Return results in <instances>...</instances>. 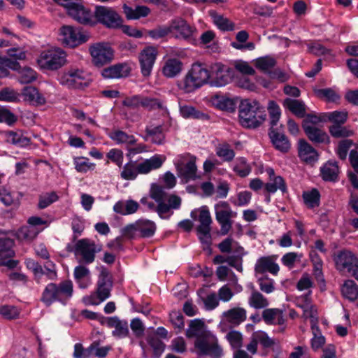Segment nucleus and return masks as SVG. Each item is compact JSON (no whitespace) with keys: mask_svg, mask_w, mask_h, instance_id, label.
<instances>
[{"mask_svg":"<svg viewBox=\"0 0 358 358\" xmlns=\"http://www.w3.org/2000/svg\"><path fill=\"white\" fill-rule=\"evenodd\" d=\"M109 328H113L112 335L117 338H123L129 334L128 322L126 320H120L117 317H108L106 321Z\"/></svg>","mask_w":358,"mask_h":358,"instance_id":"obj_28","label":"nucleus"},{"mask_svg":"<svg viewBox=\"0 0 358 358\" xmlns=\"http://www.w3.org/2000/svg\"><path fill=\"white\" fill-rule=\"evenodd\" d=\"M302 127L308 139L313 143H329V137L323 129L307 123L303 124Z\"/></svg>","mask_w":358,"mask_h":358,"instance_id":"obj_25","label":"nucleus"},{"mask_svg":"<svg viewBox=\"0 0 358 358\" xmlns=\"http://www.w3.org/2000/svg\"><path fill=\"white\" fill-rule=\"evenodd\" d=\"M266 172L268 175L270 180V182L266 183L264 185V188L267 192L273 194L278 189H280L283 194L287 192V185L282 177L280 176H276L272 168H267Z\"/></svg>","mask_w":358,"mask_h":358,"instance_id":"obj_27","label":"nucleus"},{"mask_svg":"<svg viewBox=\"0 0 358 358\" xmlns=\"http://www.w3.org/2000/svg\"><path fill=\"white\" fill-rule=\"evenodd\" d=\"M329 131L331 136L336 138H348L354 134L352 130L343 124H332L329 127Z\"/></svg>","mask_w":358,"mask_h":358,"instance_id":"obj_56","label":"nucleus"},{"mask_svg":"<svg viewBox=\"0 0 358 358\" xmlns=\"http://www.w3.org/2000/svg\"><path fill=\"white\" fill-rule=\"evenodd\" d=\"M262 318L268 324H282L285 322L282 310L278 308H267L262 312Z\"/></svg>","mask_w":358,"mask_h":358,"instance_id":"obj_38","label":"nucleus"},{"mask_svg":"<svg viewBox=\"0 0 358 358\" xmlns=\"http://www.w3.org/2000/svg\"><path fill=\"white\" fill-rule=\"evenodd\" d=\"M268 110L270 119V128H275L280 117V108L274 101H270L268 102Z\"/></svg>","mask_w":358,"mask_h":358,"instance_id":"obj_59","label":"nucleus"},{"mask_svg":"<svg viewBox=\"0 0 358 358\" xmlns=\"http://www.w3.org/2000/svg\"><path fill=\"white\" fill-rule=\"evenodd\" d=\"M210 73L212 83L217 87L226 85L234 76V70L231 68L221 63L211 65Z\"/></svg>","mask_w":358,"mask_h":358,"instance_id":"obj_14","label":"nucleus"},{"mask_svg":"<svg viewBox=\"0 0 358 358\" xmlns=\"http://www.w3.org/2000/svg\"><path fill=\"white\" fill-rule=\"evenodd\" d=\"M324 117L325 119L332 122L333 124H343L346 122L348 118V113L345 110H335L324 113Z\"/></svg>","mask_w":358,"mask_h":358,"instance_id":"obj_58","label":"nucleus"},{"mask_svg":"<svg viewBox=\"0 0 358 358\" xmlns=\"http://www.w3.org/2000/svg\"><path fill=\"white\" fill-rule=\"evenodd\" d=\"M138 208L139 204L137 201L129 199L116 202L113 206V210L116 213L127 215L135 213L138 210Z\"/></svg>","mask_w":358,"mask_h":358,"instance_id":"obj_33","label":"nucleus"},{"mask_svg":"<svg viewBox=\"0 0 358 358\" xmlns=\"http://www.w3.org/2000/svg\"><path fill=\"white\" fill-rule=\"evenodd\" d=\"M336 267L340 271H354L358 261L357 257L350 251L343 250L334 258Z\"/></svg>","mask_w":358,"mask_h":358,"instance_id":"obj_21","label":"nucleus"},{"mask_svg":"<svg viewBox=\"0 0 358 358\" xmlns=\"http://www.w3.org/2000/svg\"><path fill=\"white\" fill-rule=\"evenodd\" d=\"M60 40L70 48H75L88 40V36L71 26H63L60 29Z\"/></svg>","mask_w":358,"mask_h":358,"instance_id":"obj_15","label":"nucleus"},{"mask_svg":"<svg viewBox=\"0 0 358 358\" xmlns=\"http://www.w3.org/2000/svg\"><path fill=\"white\" fill-rule=\"evenodd\" d=\"M22 94L24 100L35 106H41L45 103V96L38 91V90L32 86L25 87L23 89Z\"/></svg>","mask_w":358,"mask_h":358,"instance_id":"obj_32","label":"nucleus"},{"mask_svg":"<svg viewBox=\"0 0 358 358\" xmlns=\"http://www.w3.org/2000/svg\"><path fill=\"white\" fill-rule=\"evenodd\" d=\"M303 199L305 204L309 208H313L320 206V194L317 189H313L310 191L303 193Z\"/></svg>","mask_w":358,"mask_h":358,"instance_id":"obj_55","label":"nucleus"},{"mask_svg":"<svg viewBox=\"0 0 358 358\" xmlns=\"http://www.w3.org/2000/svg\"><path fill=\"white\" fill-rule=\"evenodd\" d=\"M189 70L202 86L206 84L210 78V70L203 64L194 63Z\"/></svg>","mask_w":358,"mask_h":358,"instance_id":"obj_42","label":"nucleus"},{"mask_svg":"<svg viewBox=\"0 0 358 358\" xmlns=\"http://www.w3.org/2000/svg\"><path fill=\"white\" fill-rule=\"evenodd\" d=\"M109 138L117 144H126L127 145H134L136 143L137 139L134 135H129L125 131L121 130H113L108 134Z\"/></svg>","mask_w":358,"mask_h":358,"instance_id":"obj_40","label":"nucleus"},{"mask_svg":"<svg viewBox=\"0 0 358 358\" xmlns=\"http://www.w3.org/2000/svg\"><path fill=\"white\" fill-rule=\"evenodd\" d=\"M298 152L300 158L307 163H313L317 160V152L304 139L299 141Z\"/></svg>","mask_w":358,"mask_h":358,"instance_id":"obj_29","label":"nucleus"},{"mask_svg":"<svg viewBox=\"0 0 358 358\" xmlns=\"http://www.w3.org/2000/svg\"><path fill=\"white\" fill-rule=\"evenodd\" d=\"M264 108L256 100L245 99L239 105L238 117L241 125L246 128H257L266 120Z\"/></svg>","mask_w":358,"mask_h":358,"instance_id":"obj_3","label":"nucleus"},{"mask_svg":"<svg viewBox=\"0 0 358 358\" xmlns=\"http://www.w3.org/2000/svg\"><path fill=\"white\" fill-rule=\"evenodd\" d=\"M280 271L279 265L275 262L274 256H264L259 258L255 265V275H266L268 272L273 275H277Z\"/></svg>","mask_w":358,"mask_h":358,"instance_id":"obj_20","label":"nucleus"},{"mask_svg":"<svg viewBox=\"0 0 358 358\" xmlns=\"http://www.w3.org/2000/svg\"><path fill=\"white\" fill-rule=\"evenodd\" d=\"M182 68V63L178 59H169L163 67V73L167 78H173L178 75Z\"/></svg>","mask_w":358,"mask_h":358,"instance_id":"obj_45","label":"nucleus"},{"mask_svg":"<svg viewBox=\"0 0 358 358\" xmlns=\"http://www.w3.org/2000/svg\"><path fill=\"white\" fill-rule=\"evenodd\" d=\"M75 169L79 173H86L95 168V164L91 163L90 159L84 157H73Z\"/></svg>","mask_w":358,"mask_h":358,"instance_id":"obj_57","label":"nucleus"},{"mask_svg":"<svg viewBox=\"0 0 358 358\" xmlns=\"http://www.w3.org/2000/svg\"><path fill=\"white\" fill-rule=\"evenodd\" d=\"M124 13L129 20H137L148 16L150 9L146 6H137L135 8L124 4L123 6Z\"/></svg>","mask_w":358,"mask_h":358,"instance_id":"obj_41","label":"nucleus"},{"mask_svg":"<svg viewBox=\"0 0 358 358\" xmlns=\"http://www.w3.org/2000/svg\"><path fill=\"white\" fill-rule=\"evenodd\" d=\"M24 263L27 268L33 273L34 279L38 284L41 283L43 275H45L51 281L58 278L57 269L43 268L40 263L31 258L26 259Z\"/></svg>","mask_w":358,"mask_h":358,"instance_id":"obj_17","label":"nucleus"},{"mask_svg":"<svg viewBox=\"0 0 358 358\" xmlns=\"http://www.w3.org/2000/svg\"><path fill=\"white\" fill-rule=\"evenodd\" d=\"M209 15L212 18L213 23L221 31H229L234 29V23L224 17V15L219 14L217 11L210 10Z\"/></svg>","mask_w":358,"mask_h":358,"instance_id":"obj_36","label":"nucleus"},{"mask_svg":"<svg viewBox=\"0 0 358 358\" xmlns=\"http://www.w3.org/2000/svg\"><path fill=\"white\" fill-rule=\"evenodd\" d=\"M215 217L221 227V234L226 235L232 227L231 217L235 216L227 201H220L215 206Z\"/></svg>","mask_w":358,"mask_h":358,"instance_id":"obj_13","label":"nucleus"},{"mask_svg":"<svg viewBox=\"0 0 358 358\" xmlns=\"http://www.w3.org/2000/svg\"><path fill=\"white\" fill-rule=\"evenodd\" d=\"M223 317L228 323L237 326L246 320V310L243 308H234L224 312Z\"/></svg>","mask_w":358,"mask_h":358,"instance_id":"obj_30","label":"nucleus"},{"mask_svg":"<svg viewBox=\"0 0 358 358\" xmlns=\"http://www.w3.org/2000/svg\"><path fill=\"white\" fill-rule=\"evenodd\" d=\"M94 22L95 20L108 28H117L122 25V18L112 8L97 6L95 8Z\"/></svg>","mask_w":358,"mask_h":358,"instance_id":"obj_12","label":"nucleus"},{"mask_svg":"<svg viewBox=\"0 0 358 358\" xmlns=\"http://www.w3.org/2000/svg\"><path fill=\"white\" fill-rule=\"evenodd\" d=\"M343 296L350 301H355L358 298V286L352 280H347L341 287Z\"/></svg>","mask_w":358,"mask_h":358,"instance_id":"obj_46","label":"nucleus"},{"mask_svg":"<svg viewBox=\"0 0 358 358\" xmlns=\"http://www.w3.org/2000/svg\"><path fill=\"white\" fill-rule=\"evenodd\" d=\"M150 196L157 203V206L147 198H142L141 203L150 210H155L162 219H169L173 214L172 210L179 209L181 206L180 197L167 194L164 187L159 185L152 186Z\"/></svg>","mask_w":358,"mask_h":358,"instance_id":"obj_1","label":"nucleus"},{"mask_svg":"<svg viewBox=\"0 0 358 358\" xmlns=\"http://www.w3.org/2000/svg\"><path fill=\"white\" fill-rule=\"evenodd\" d=\"M138 234L141 238H150L154 236L157 230L156 224L151 220L140 219L136 221Z\"/></svg>","mask_w":358,"mask_h":358,"instance_id":"obj_37","label":"nucleus"},{"mask_svg":"<svg viewBox=\"0 0 358 358\" xmlns=\"http://www.w3.org/2000/svg\"><path fill=\"white\" fill-rule=\"evenodd\" d=\"M94 346L90 345L87 348L85 349L81 343H76L73 354V358H90L93 354Z\"/></svg>","mask_w":358,"mask_h":358,"instance_id":"obj_64","label":"nucleus"},{"mask_svg":"<svg viewBox=\"0 0 358 358\" xmlns=\"http://www.w3.org/2000/svg\"><path fill=\"white\" fill-rule=\"evenodd\" d=\"M73 294V284L71 280H64L59 283L49 282L44 288L41 301L47 307L55 302L66 305Z\"/></svg>","mask_w":358,"mask_h":358,"instance_id":"obj_2","label":"nucleus"},{"mask_svg":"<svg viewBox=\"0 0 358 358\" xmlns=\"http://www.w3.org/2000/svg\"><path fill=\"white\" fill-rule=\"evenodd\" d=\"M157 55V50L154 47L144 48L139 55L141 71L144 77H148L152 72Z\"/></svg>","mask_w":358,"mask_h":358,"instance_id":"obj_19","label":"nucleus"},{"mask_svg":"<svg viewBox=\"0 0 358 358\" xmlns=\"http://www.w3.org/2000/svg\"><path fill=\"white\" fill-rule=\"evenodd\" d=\"M89 52L92 57V63L96 67H103L114 59V50L110 44L106 42L91 44Z\"/></svg>","mask_w":358,"mask_h":358,"instance_id":"obj_9","label":"nucleus"},{"mask_svg":"<svg viewBox=\"0 0 358 358\" xmlns=\"http://www.w3.org/2000/svg\"><path fill=\"white\" fill-rule=\"evenodd\" d=\"M204 322L199 319L191 320L188 329L186 330L185 335L187 338H192L195 337L198 338L203 334Z\"/></svg>","mask_w":358,"mask_h":358,"instance_id":"obj_51","label":"nucleus"},{"mask_svg":"<svg viewBox=\"0 0 358 358\" xmlns=\"http://www.w3.org/2000/svg\"><path fill=\"white\" fill-rule=\"evenodd\" d=\"M141 107L149 111L157 110L164 113H168V108L164 101L155 96L143 95Z\"/></svg>","mask_w":358,"mask_h":358,"instance_id":"obj_31","label":"nucleus"},{"mask_svg":"<svg viewBox=\"0 0 358 358\" xmlns=\"http://www.w3.org/2000/svg\"><path fill=\"white\" fill-rule=\"evenodd\" d=\"M280 127H282L280 126ZM281 128H270L268 130V136L273 146L278 151L286 153L291 147V143Z\"/></svg>","mask_w":358,"mask_h":358,"instance_id":"obj_22","label":"nucleus"},{"mask_svg":"<svg viewBox=\"0 0 358 358\" xmlns=\"http://www.w3.org/2000/svg\"><path fill=\"white\" fill-rule=\"evenodd\" d=\"M13 245L14 241L13 239L9 238H0V261L14 256Z\"/></svg>","mask_w":358,"mask_h":358,"instance_id":"obj_50","label":"nucleus"},{"mask_svg":"<svg viewBox=\"0 0 358 358\" xmlns=\"http://www.w3.org/2000/svg\"><path fill=\"white\" fill-rule=\"evenodd\" d=\"M36 79V71L29 67H24L18 71V80L22 84L31 83Z\"/></svg>","mask_w":358,"mask_h":358,"instance_id":"obj_61","label":"nucleus"},{"mask_svg":"<svg viewBox=\"0 0 358 358\" xmlns=\"http://www.w3.org/2000/svg\"><path fill=\"white\" fill-rule=\"evenodd\" d=\"M38 231L33 226L22 227L17 231V236L20 238L26 241H32L38 235Z\"/></svg>","mask_w":358,"mask_h":358,"instance_id":"obj_63","label":"nucleus"},{"mask_svg":"<svg viewBox=\"0 0 358 358\" xmlns=\"http://www.w3.org/2000/svg\"><path fill=\"white\" fill-rule=\"evenodd\" d=\"M248 304L255 309H262L267 307L269 302L261 292L253 289L248 298Z\"/></svg>","mask_w":358,"mask_h":358,"instance_id":"obj_47","label":"nucleus"},{"mask_svg":"<svg viewBox=\"0 0 358 358\" xmlns=\"http://www.w3.org/2000/svg\"><path fill=\"white\" fill-rule=\"evenodd\" d=\"M66 62V54L61 48H50L42 51L37 59L41 69L55 71L62 67Z\"/></svg>","mask_w":358,"mask_h":358,"instance_id":"obj_8","label":"nucleus"},{"mask_svg":"<svg viewBox=\"0 0 358 358\" xmlns=\"http://www.w3.org/2000/svg\"><path fill=\"white\" fill-rule=\"evenodd\" d=\"M215 152L217 157L227 162H231L235 157L234 150L227 143L218 144L215 148Z\"/></svg>","mask_w":358,"mask_h":358,"instance_id":"obj_52","label":"nucleus"},{"mask_svg":"<svg viewBox=\"0 0 358 358\" xmlns=\"http://www.w3.org/2000/svg\"><path fill=\"white\" fill-rule=\"evenodd\" d=\"M233 171L240 177L248 176L251 171V166L248 163L247 159L243 157L236 158Z\"/></svg>","mask_w":358,"mask_h":358,"instance_id":"obj_53","label":"nucleus"},{"mask_svg":"<svg viewBox=\"0 0 358 358\" xmlns=\"http://www.w3.org/2000/svg\"><path fill=\"white\" fill-rule=\"evenodd\" d=\"M164 160L165 157L159 155H155L139 163L130 160L123 166L120 176L124 180H133L138 174H148L151 171L160 168Z\"/></svg>","mask_w":358,"mask_h":358,"instance_id":"obj_4","label":"nucleus"},{"mask_svg":"<svg viewBox=\"0 0 358 358\" xmlns=\"http://www.w3.org/2000/svg\"><path fill=\"white\" fill-rule=\"evenodd\" d=\"M130 72L131 68L128 64L119 63L103 69L101 75L105 78L114 79L127 77Z\"/></svg>","mask_w":358,"mask_h":358,"instance_id":"obj_26","label":"nucleus"},{"mask_svg":"<svg viewBox=\"0 0 358 358\" xmlns=\"http://www.w3.org/2000/svg\"><path fill=\"white\" fill-rule=\"evenodd\" d=\"M194 348L197 355L208 356L210 358H222L223 350L220 345L217 336L209 330L194 341Z\"/></svg>","mask_w":358,"mask_h":358,"instance_id":"obj_6","label":"nucleus"},{"mask_svg":"<svg viewBox=\"0 0 358 358\" xmlns=\"http://www.w3.org/2000/svg\"><path fill=\"white\" fill-rule=\"evenodd\" d=\"M198 220L200 223L196 228L199 238L202 243L209 245L211 243L210 224L212 218L207 208H203L201 209Z\"/></svg>","mask_w":358,"mask_h":358,"instance_id":"obj_16","label":"nucleus"},{"mask_svg":"<svg viewBox=\"0 0 358 358\" xmlns=\"http://www.w3.org/2000/svg\"><path fill=\"white\" fill-rule=\"evenodd\" d=\"M180 114L185 119H195L208 120L210 117L207 113H203L189 105H180Z\"/></svg>","mask_w":358,"mask_h":358,"instance_id":"obj_35","label":"nucleus"},{"mask_svg":"<svg viewBox=\"0 0 358 358\" xmlns=\"http://www.w3.org/2000/svg\"><path fill=\"white\" fill-rule=\"evenodd\" d=\"M321 176L325 181H336L338 176V166L336 162H327L321 168Z\"/></svg>","mask_w":358,"mask_h":358,"instance_id":"obj_44","label":"nucleus"},{"mask_svg":"<svg viewBox=\"0 0 358 358\" xmlns=\"http://www.w3.org/2000/svg\"><path fill=\"white\" fill-rule=\"evenodd\" d=\"M0 201L6 206H18L20 199L15 197L14 194L4 187L0 188Z\"/></svg>","mask_w":358,"mask_h":358,"instance_id":"obj_62","label":"nucleus"},{"mask_svg":"<svg viewBox=\"0 0 358 358\" xmlns=\"http://www.w3.org/2000/svg\"><path fill=\"white\" fill-rule=\"evenodd\" d=\"M20 310L15 306L3 305L0 306V315L6 320H15L19 317Z\"/></svg>","mask_w":358,"mask_h":358,"instance_id":"obj_60","label":"nucleus"},{"mask_svg":"<svg viewBox=\"0 0 358 358\" xmlns=\"http://www.w3.org/2000/svg\"><path fill=\"white\" fill-rule=\"evenodd\" d=\"M68 14L82 24L92 25L94 24L93 13L89 8H85L82 4L81 1L76 3Z\"/></svg>","mask_w":358,"mask_h":358,"instance_id":"obj_23","label":"nucleus"},{"mask_svg":"<svg viewBox=\"0 0 358 358\" xmlns=\"http://www.w3.org/2000/svg\"><path fill=\"white\" fill-rule=\"evenodd\" d=\"M69 252H73L78 262L83 264H92L96 257V254L102 250L101 245L89 238H82L76 243L73 248L67 246Z\"/></svg>","mask_w":358,"mask_h":358,"instance_id":"obj_7","label":"nucleus"},{"mask_svg":"<svg viewBox=\"0 0 358 358\" xmlns=\"http://www.w3.org/2000/svg\"><path fill=\"white\" fill-rule=\"evenodd\" d=\"M314 92L318 98L327 102L336 103L341 99L340 94L333 88L316 89Z\"/></svg>","mask_w":358,"mask_h":358,"instance_id":"obj_48","label":"nucleus"},{"mask_svg":"<svg viewBox=\"0 0 358 358\" xmlns=\"http://www.w3.org/2000/svg\"><path fill=\"white\" fill-rule=\"evenodd\" d=\"M178 176L185 182L197 178L196 157L186 153L179 155L175 162Z\"/></svg>","mask_w":358,"mask_h":358,"instance_id":"obj_10","label":"nucleus"},{"mask_svg":"<svg viewBox=\"0 0 358 358\" xmlns=\"http://www.w3.org/2000/svg\"><path fill=\"white\" fill-rule=\"evenodd\" d=\"M170 34H175L176 38L188 39L193 35L194 27L182 17H178L169 23Z\"/></svg>","mask_w":358,"mask_h":358,"instance_id":"obj_18","label":"nucleus"},{"mask_svg":"<svg viewBox=\"0 0 358 358\" xmlns=\"http://www.w3.org/2000/svg\"><path fill=\"white\" fill-rule=\"evenodd\" d=\"M283 106L299 117H304L306 107L303 101L298 99L286 98L283 101Z\"/></svg>","mask_w":358,"mask_h":358,"instance_id":"obj_34","label":"nucleus"},{"mask_svg":"<svg viewBox=\"0 0 358 358\" xmlns=\"http://www.w3.org/2000/svg\"><path fill=\"white\" fill-rule=\"evenodd\" d=\"M146 341L152 348L153 353L152 358H160L165 350L166 345L156 335L148 334Z\"/></svg>","mask_w":358,"mask_h":358,"instance_id":"obj_43","label":"nucleus"},{"mask_svg":"<svg viewBox=\"0 0 358 358\" xmlns=\"http://www.w3.org/2000/svg\"><path fill=\"white\" fill-rule=\"evenodd\" d=\"M8 69L19 71L21 67L17 60L0 57V77H6L9 74Z\"/></svg>","mask_w":358,"mask_h":358,"instance_id":"obj_49","label":"nucleus"},{"mask_svg":"<svg viewBox=\"0 0 358 358\" xmlns=\"http://www.w3.org/2000/svg\"><path fill=\"white\" fill-rule=\"evenodd\" d=\"M257 282L260 290L266 294H271L275 289V280L268 277V275H257Z\"/></svg>","mask_w":358,"mask_h":358,"instance_id":"obj_54","label":"nucleus"},{"mask_svg":"<svg viewBox=\"0 0 358 358\" xmlns=\"http://www.w3.org/2000/svg\"><path fill=\"white\" fill-rule=\"evenodd\" d=\"M59 81L62 85L70 89H83L89 85L85 72L76 68H71L64 71Z\"/></svg>","mask_w":358,"mask_h":358,"instance_id":"obj_11","label":"nucleus"},{"mask_svg":"<svg viewBox=\"0 0 358 358\" xmlns=\"http://www.w3.org/2000/svg\"><path fill=\"white\" fill-rule=\"evenodd\" d=\"M99 270V273L95 292L83 298V301L87 305H99L111 295L113 287V276L109 270L103 266H101Z\"/></svg>","mask_w":358,"mask_h":358,"instance_id":"obj_5","label":"nucleus"},{"mask_svg":"<svg viewBox=\"0 0 358 358\" xmlns=\"http://www.w3.org/2000/svg\"><path fill=\"white\" fill-rule=\"evenodd\" d=\"M166 131L164 126L162 124L157 126H148L145 129V134L143 136L144 141L150 142L156 145H163L166 141Z\"/></svg>","mask_w":358,"mask_h":358,"instance_id":"obj_24","label":"nucleus"},{"mask_svg":"<svg viewBox=\"0 0 358 358\" xmlns=\"http://www.w3.org/2000/svg\"><path fill=\"white\" fill-rule=\"evenodd\" d=\"M179 88L185 93H191L202 87L190 70L185 76L182 80L178 84Z\"/></svg>","mask_w":358,"mask_h":358,"instance_id":"obj_39","label":"nucleus"}]
</instances>
